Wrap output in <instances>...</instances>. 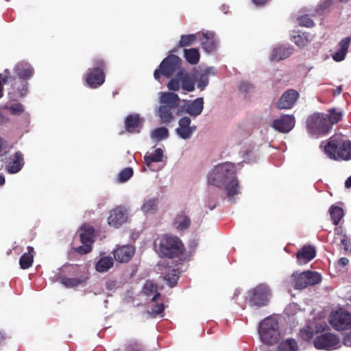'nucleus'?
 I'll use <instances>...</instances> for the list:
<instances>
[{
    "instance_id": "1",
    "label": "nucleus",
    "mask_w": 351,
    "mask_h": 351,
    "mask_svg": "<svg viewBox=\"0 0 351 351\" xmlns=\"http://www.w3.org/2000/svg\"><path fill=\"white\" fill-rule=\"evenodd\" d=\"M234 164L226 162L216 166L208 176V183L218 188L225 186L226 194L232 197L238 193L239 181L235 176Z\"/></svg>"
},
{
    "instance_id": "2",
    "label": "nucleus",
    "mask_w": 351,
    "mask_h": 351,
    "mask_svg": "<svg viewBox=\"0 0 351 351\" xmlns=\"http://www.w3.org/2000/svg\"><path fill=\"white\" fill-rule=\"evenodd\" d=\"M325 154L331 160L348 161L351 160V141L339 135H333L324 147Z\"/></svg>"
},
{
    "instance_id": "3",
    "label": "nucleus",
    "mask_w": 351,
    "mask_h": 351,
    "mask_svg": "<svg viewBox=\"0 0 351 351\" xmlns=\"http://www.w3.org/2000/svg\"><path fill=\"white\" fill-rule=\"evenodd\" d=\"M154 245L161 258H179L185 251L184 243L176 236L162 235L155 240Z\"/></svg>"
},
{
    "instance_id": "4",
    "label": "nucleus",
    "mask_w": 351,
    "mask_h": 351,
    "mask_svg": "<svg viewBox=\"0 0 351 351\" xmlns=\"http://www.w3.org/2000/svg\"><path fill=\"white\" fill-rule=\"evenodd\" d=\"M258 334L261 340L267 345L276 343L280 338L279 324L274 317H268L259 324Z\"/></svg>"
},
{
    "instance_id": "5",
    "label": "nucleus",
    "mask_w": 351,
    "mask_h": 351,
    "mask_svg": "<svg viewBox=\"0 0 351 351\" xmlns=\"http://www.w3.org/2000/svg\"><path fill=\"white\" fill-rule=\"evenodd\" d=\"M106 61L99 58L93 60V67L89 68L86 73V82L91 88H97L102 85L106 79Z\"/></svg>"
},
{
    "instance_id": "6",
    "label": "nucleus",
    "mask_w": 351,
    "mask_h": 351,
    "mask_svg": "<svg viewBox=\"0 0 351 351\" xmlns=\"http://www.w3.org/2000/svg\"><path fill=\"white\" fill-rule=\"evenodd\" d=\"M306 128L311 135L324 136L331 130V124L326 114L317 113L307 119Z\"/></svg>"
},
{
    "instance_id": "7",
    "label": "nucleus",
    "mask_w": 351,
    "mask_h": 351,
    "mask_svg": "<svg viewBox=\"0 0 351 351\" xmlns=\"http://www.w3.org/2000/svg\"><path fill=\"white\" fill-rule=\"evenodd\" d=\"M328 322L332 327L337 331L350 330L351 329V313L347 310L340 308L330 313Z\"/></svg>"
},
{
    "instance_id": "8",
    "label": "nucleus",
    "mask_w": 351,
    "mask_h": 351,
    "mask_svg": "<svg viewBox=\"0 0 351 351\" xmlns=\"http://www.w3.org/2000/svg\"><path fill=\"white\" fill-rule=\"evenodd\" d=\"M81 246L73 247L75 252L80 254H86L91 252L94 243L95 229L93 226L84 224L78 230Z\"/></svg>"
},
{
    "instance_id": "9",
    "label": "nucleus",
    "mask_w": 351,
    "mask_h": 351,
    "mask_svg": "<svg viewBox=\"0 0 351 351\" xmlns=\"http://www.w3.org/2000/svg\"><path fill=\"white\" fill-rule=\"evenodd\" d=\"M339 337L333 332H322L313 340V345L317 350H332L340 346Z\"/></svg>"
},
{
    "instance_id": "10",
    "label": "nucleus",
    "mask_w": 351,
    "mask_h": 351,
    "mask_svg": "<svg viewBox=\"0 0 351 351\" xmlns=\"http://www.w3.org/2000/svg\"><path fill=\"white\" fill-rule=\"evenodd\" d=\"M291 283L293 285H317L322 282L320 273L315 271L306 270L303 272H294L291 276Z\"/></svg>"
},
{
    "instance_id": "11",
    "label": "nucleus",
    "mask_w": 351,
    "mask_h": 351,
    "mask_svg": "<svg viewBox=\"0 0 351 351\" xmlns=\"http://www.w3.org/2000/svg\"><path fill=\"white\" fill-rule=\"evenodd\" d=\"M328 329V326L325 321L314 320L309 322L302 328L299 335L304 341H309L313 339L315 335L320 334Z\"/></svg>"
},
{
    "instance_id": "12",
    "label": "nucleus",
    "mask_w": 351,
    "mask_h": 351,
    "mask_svg": "<svg viewBox=\"0 0 351 351\" xmlns=\"http://www.w3.org/2000/svg\"><path fill=\"white\" fill-rule=\"evenodd\" d=\"M248 298L254 306H265L269 301L271 293L267 287H255L249 292Z\"/></svg>"
},
{
    "instance_id": "13",
    "label": "nucleus",
    "mask_w": 351,
    "mask_h": 351,
    "mask_svg": "<svg viewBox=\"0 0 351 351\" xmlns=\"http://www.w3.org/2000/svg\"><path fill=\"white\" fill-rule=\"evenodd\" d=\"M181 65V58L176 55L171 54L162 61L160 67L163 69V75L169 78L180 69Z\"/></svg>"
},
{
    "instance_id": "14",
    "label": "nucleus",
    "mask_w": 351,
    "mask_h": 351,
    "mask_svg": "<svg viewBox=\"0 0 351 351\" xmlns=\"http://www.w3.org/2000/svg\"><path fill=\"white\" fill-rule=\"evenodd\" d=\"M295 126V118L293 115L283 114L279 119H274L271 127L281 133H288Z\"/></svg>"
},
{
    "instance_id": "15",
    "label": "nucleus",
    "mask_w": 351,
    "mask_h": 351,
    "mask_svg": "<svg viewBox=\"0 0 351 351\" xmlns=\"http://www.w3.org/2000/svg\"><path fill=\"white\" fill-rule=\"evenodd\" d=\"M191 120L189 117H182L178 121L176 134L182 139H189L197 129L196 125H191Z\"/></svg>"
},
{
    "instance_id": "16",
    "label": "nucleus",
    "mask_w": 351,
    "mask_h": 351,
    "mask_svg": "<svg viewBox=\"0 0 351 351\" xmlns=\"http://www.w3.org/2000/svg\"><path fill=\"white\" fill-rule=\"evenodd\" d=\"M144 120L139 114H128L124 120L125 132L130 134L139 133L143 125Z\"/></svg>"
},
{
    "instance_id": "17",
    "label": "nucleus",
    "mask_w": 351,
    "mask_h": 351,
    "mask_svg": "<svg viewBox=\"0 0 351 351\" xmlns=\"http://www.w3.org/2000/svg\"><path fill=\"white\" fill-rule=\"evenodd\" d=\"M299 93L294 89H289L285 91L277 103L278 109H291L295 105L299 98Z\"/></svg>"
},
{
    "instance_id": "18",
    "label": "nucleus",
    "mask_w": 351,
    "mask_h": 351,
    "mask_svg": "<svg viewBox=\"0 0 351 351\" xmlns=\"http://www.w3.org/2000/svg\"><path fill=\"white\" fill-rule=\"evenodd\" d=\"M125 210L122 206H117L110 211L108 223L115 228H119L126 221Z\"/></svg>"
},
{
    "instance_id": "19",
    "label": "nucleus",
    "mask_w": 351,
    "mask_h": 351,
    "mask_svg": "<svg viewBox=\"0 0 351 351\" xmlns=\"http://www.w3.org/2000/svg\"><path fill=\"white\" fill-rule=\"evenodd\" d=\"M135 248L132 245L117 247L114 250V259L119 263H127L134 256Z\"/></svg>"
},
{
    "instance_id": "20",
    "label": "nucleus",
    "mask_w": 351,
    "mask_h": 351,
    "mask_svg": "<svg viewBox=\"0 0 351 351\" xmlns=\"http://www.w3.org/2000/svg\"><path fill=\"white\" fill-rule=\"evenodd\" d=\"M315 256V247L311 245H306L298 251L296 258L299 264H306L312 261Z\"/></svg>"
},
{
    "instance_id": "21",
    "label": "nucleus",
    "mask_w": 351,
    "mask_h": 351,
    "mask_svg": "<svg viewBox=\"0 0 351 351\" xmlns=\"http://www.w3.org/2000/svg\"><path fill=\"white\" fill-rule=\"evenodd\" d=\"M14 72L20 78L19 80L26 81L32 77L34 74V69L29 63L21 62L16 65Z\"/></svg>"
},
{
    "instance_id": "22",
    "label": "nucleus",
    "mask_w": 351,
    "mask_h": 351,
    "mask_svg": "<svg viewBox=\"0 0 351 351\" xmlns=\"http://www.w3.org/2000/svg\"><path fill=\"white\" fill-rule=\"evenodd\" d=\"M178 77L180 78L181 87L183 90L188 92L194 90L196 79L193 75L189 74L184 69H180L178 72Z\"/></svg>"
},
{
    "instance_id": "23",
    "label": "nucleus",
    "mask_w": 351,
    "mask_h": 351,
    "mask_svg": "<svg viewBox=\"0 0 351 351\" xmlns=\"http://www.w3.org/2000/svg\"><path fill=\"white\" fill-rule=\"evenodd\" d=\"M184 111L191 117H196L199 115L204 109V99L198 97L193 101H189L185 104Z\"/></svg>"
},
{
    "instance_id": "24",
    "label": "nucleus",
    "mask_w": 351,
    "mask_h": 351,
    "mask_svg": "<svg viewBox=\"0 0 351 351\" xmlns=\"http://www.w3.org/2000/svg\"><path fill=\"white\" fill-rule=\"evenodd\" d=\"M23 165V155L18 151L10 157V161L8 165V171L10 173H16L22 169Z\"/></svg>"
},
{
    "instance_id": "25",
    "label": "nucleus",
    "mask_w": 351,
    "mask_h": 351,
    "mask_svg": "<svg viewBox=\"0 0 351 351\" xmlns=\"http://www.w3.org/2000/svg\"><path fill=\"white\" fill-rule=\"evenodd\" d=\"M191 223V219L184 210L178 213L173 219V225L179 231L187 230L190 227Z\"/></svg>"
},
{
    "instance_id": "26",
    "label": "nucleus",
    "mask_w": 351,
    "mask_h": 351,
    "mask_svg": "<svg viewBox=\"0 0 351 351\" xmlns=\"http://www.w3.org/2000/svg\"><path fill=\"white\" fill-rule=\"evenodd\" d=\"M351 42V37H346L339 43V48L332 54L334 60L340 62L344 60Z\"/></svg>"
},
{
    "instance_id": "27",
    "label": "nucleus",
    "mask_w": 351,
    "mask_h": 351,
    "mask_svg": "<svg viewBox=\"0 0 351 351\" xmlns=\"http://www.w3.org/2000/svg\"><path fill=\"white\" fill-rule=\"evenodd\" d=\"M293 52L292 47L280 46L274 48L270 55V60L279 61L289 58Z\"/></svg>"
},
{
    "instance_id": "28",
    "label": "nucleus",
    "mask_w": 351,
    "mask_h": 351,
    "mask_svg": "<svg viewBox=\"0 0 351 351\" xmlns=\"http://www.w3.org/2000/svg\"><path fill=\"white\" fill-rule=\"evenodd\" d=\"M201 45L203 49L207 53L215 51L217 44L214 34L210 32L203 34Z\"/></svg>"
},
{
    "instance_id": "29",
    "label": "nucleus",
    "mask_w": 351,
    "mask_h": 351,
    "mask_svg": "<svg viewBox=\"0 0 351 351\" xmlns=\"http://www.w3.org/2000/svg\"><path fill=\"white\" fill-rule=\"evenodd\" d=\"M159 199L158 197H147L143 201L141 206L142 212L145 214H154L158 209Z\"/></svg>"
},
{
    "instance_id": "30",
    "label": "nucleus",
    "mask_w": 351,
    "mask_h": 351,
    "mask_svg": "<svg viewBox=\"0 0 351 351\" xmlns=\"http://www.w3.org/2000/svg\"><path fill=\"white\" fill-rule=\"evenodd\" d=\"M179 96L172 92L162 93L160 98V101L163 106H169L171 108H176L180 103Z\"/></svg>"
},
{
    "instance_id": "31",
    "label": "nucleus",
    "mask_w": 351,
    "mask_h": 351,
    "mask_svg": "<svg viewBox=\"0 0 351 351\" xmlns=\"http://www.w3.org/2000/svg\"><path fill=\"white\" fill-rule=\"evenodd\" d=\"M10 80L12 82L13 90L16 91L20 97H24L28 91V83L26 81L18 80L15 77L10 75Z\"/></svg>"
},
{
    "instance_id": "32",
    "label": "nucleus",
    "mask_w": 351,
    "mask_h": 351,
    "mask_svg": "<svg viewBox=\"0 0 351 351\" xmlns=\"http://www.w3.org/2000/svg\"><path fill=\"white\" fill-rule=\"evenodd\" d=\"M34 247L32 246L27 247V252L24 253L19 259V265L23 269L29 268L34 261Z\"/></svg>"
},
{
    "instance_id": "33",
    "label": "nucleus",
    "mask_w": 351,
    "mask_h": 351,
    "mask_svg": "<svg viewBox=\"0 0 351 351\" xmlns=\"http://www.w3.org/2000/svg\"><path fill=\"white\" fill-rule=\"evenodd\" d=\"M173 108L161 106L158 110V116L162 123L169 124L173 119L172 110Z\"/></svg>"
},
{
    "instance_id": "34",
    "label": "nucleus",
    "mask_w": 351,
    "mask_h": 351,
    "mask_svg": "<svg viewBox=\"0 0 351 351\" xmlns=\"http://www.w3.org/2000/svg\"><path fill=\"white\" fill-rule=\"evenodd\" d=\"M184 57L185 60L191 64H197L200 59V53L196 48L184 49Z\"/></svg>"
},
{
    "instance_id": "35",
    "label": "nucleus",
    "mask_w": 351,
    "mask_h": 351,
    "mask_svg": "<svg viewBox=\"0 0 351 351\" xmlns=\"http://www.w3.org/2000/svg\"><path fill=\"white\" fill-rule=\"evenodd\" d=\"M158 287H143L142 293L149 302H156L160 298V294L158 290Z\"/></svg>"
},
{
    "instance_id": "36",
    "label": "nucleus",
    "mask_w": 351,
    "mask_h": 351,
    "mask_svg": "<svg viewBox=\"0 0 351 351\" xmlns=\"http://www.w3.org/2000/svg\"><path fill=\"white\" fill-rule=\"evenodd\" d=\"M163 150L161 148H157L152 154H145L144 162L147 167H150L152 162H158L162 160Z\"/></svg>"
},
{
    "instance_id": "37",
    "label": "nucleus",
    "mask_w": 351,
    "mask_h": 351,
    "mask_svg": "<svg viewBox=\"0 0 351 351\" xmlns=\"http://www.w3.org/2000/svg\"><path fill=\"white\" fill-rule=\"evenodd\" d=\"M329 213L332 223L337 226L344 215L343 208L333 205L330 208Z\"/></svg>"
},
{
    "instance_id": "38",
    "label": "nucleus",
    "mask_w": 351,
    "mask_h": 351,
    "mask_svg": "<svg viewBox=\"0 0 351 351\" xmlns=\"http://www.w3.org/2000/svg\"><path fill=\"white\" fill-rule=\"evenodd\" d=\"M113 260L111 257L105 256L100 258L95 265V269L99 272L107 271L113 265Z\"/></svg>"
},
{
    "instance_id": "39",
    "label": "nucleus",
    "mask_w": 351,
    "mask_h": 351,
    "mask_svg": "<svg viewBox=\"0 0 351 351\" xmlns=\"http://www.w3.org/2000/svg\"><path fill=\"white\" fill-rule=\"evenodd\" d=\"M279 351H298V346L293 339H287L282 341L279 346Z\"/></svg>"
},
{
    "instance_id": "40",
    "label": "nucleus",
    "mask_w": 351,
    "mask_h": 351,
    "mask_svg": "<svg viewBox=\"0 0 351 351\" xmlns=\"http://www.w3.org/2000/svg\"><path fill=\"white\" fill-rule=\"evenodd\" d=\"M197 40L195 34H191L186 35H182L180 37L178 47H186L192 45Z\"/></svg>"
},
{
    "instance_id": "41",
    "label": "nucleus",
    "mask_w": 351,
    "mask_h": 351,
    "mask_svg": "<svg viewBox=\"0 0 351 351\" xmlns=\"http://www.w3.org/2000/svg\"><path fill=\"white\" fill-rule=\"evenodd\" d=\"M180 271L177 269H172L165 276V280L168 285H176L180 278Z\"/></svg>"
},
{
    "instance_id": "42",
    "label": "nucleus",
    "mask_w": 351,
    "mask_h": 351,
    "mask_svg": "<svg viewBox=\"0 0 351 351\" xmlns=\"http://www.w3.org/2000/svg\"><path fill=\"white\" fill-rule=\"evenodd\" d=\"M329 114L328 116V120L329 123L331 124V126L333 124L337 123L342 119L343 114L341 110H337L335 108H332L329 110Z\"/></svg>"
},
{
    "instance_id": "43",
    "label": "nucleus",
    "mask_w": 351,
    "mask_h": 351,
    "mask_svg": "<svg viewBox=\"0 0 351 351\" xmlns=\"http://www.w3.org/2000/svg\"><path fill=\"white\" fill-rule=\"evenodd\" d=\"M169 136V130L165 127H160L155 129L152 134V137L157 141H161L167 138Z\"/></svg>"
},
{
    "instance_id": "44",
    "label": "nucleus",
    "mask_w": 351,
    "mask_h": 351,
    "mask_svg": "<svg viewBox=\"0 0 351 351\" xmlns=\"http://www.w3.org/2000/svg\"><path fill=\"white\" fill-rule=\"evenodd\" d=\"M300 26L305 27H313L315 25L313 20L311 18L308 14H304L300 16L297 19Z\"/></svg>"
},
{
    "instance_id": "45",
    "label": "nucleus",
    "mask_w": 351,
    "mask_h": 351,
    "mask_svg": "<svg viewBox=\"0 0 351 351\" xmlns=\"http://www.w3.org/2000/svg\"><path fill=\"white\" fill-rule=\"evenodd\" d=\"M133 176V169L131 167L124 168L119 174V180L121 182L128 181Z\"/></svg>"
},
{
    "instance_id": "46",
    "label": "nucleus",
    "mask_w": 351,
    "mask_h": 351,
    "mask_svg": "<svg viewBox=\"0 0 351 351\" xmlns=\"http://www.w3.org/2000/svg\"><path fill=\"white\" fill-rule=\"evenodd\" d=\"M181 87L180 78L178 77V73L176 77L171 79L167 84V88L169 90L178 91Z\"/></svg>"
},
{
    "instance_id": "47",
    "label": "nucleus",
    "mask_w": 351,
    "mask_h": 351,
    "mask_svg": "<svg viewBox=\"0 0 351 351\" xmlns=\"http://www.w3.org/2000/svg\"><path fill=\"white\" fill-rule=\"evenodd\" d=\"M293 41L300 48L305 47L308 43V40L304 33L302 34L294 36L293 37Z\"/></svg>"
},
{
    "instance_id": "48",
    "label": "nucleus",
    "mask_w": 351,
    "mask_h": 351,
    "mask_svg": "<svg viewBox=\"0 0 351 351\" xmlns=\"http://www.w3.org/2000/svg\"><path fill=\"white\" fill-rule=\"evenodd\" d=\"M208 70H206L204 73L201 74L197 83V87L199 89L203 90L208 84Z\"/></svg>"
},
{
    "instance_id": "49",
    "label": "nucleus",
    "mask_w": 351,
    "mask_h": 351,
    "mask_svg": "<svg viewBox=\"0 0 351 351\" xmlns=\"http://www.w3.org/2000/svg\"><path fill=\"white\" fill-rule=\"evenodd\" d=\"M165 309V305L162 303L157 304L152 308V311L148 312L152 317H155L157 315H160L161 317L163 316V311Z\"/></svg>"
},
{
    "instance_id": "50",
    "label": "nucleus",
    "mask_w": 351,
    "mask_h": 351,
    "mask_svg": "<svg viewBox=\"0 0 351 351\" xmlns=\"http://www.w3.org/2000/svg\"><path fill=\"white\" fill-rule=\"evenodd\" d=\"M10 80V73L5 70L3 75L0 77V99L3 96V84H6Z\"/></svg>"
},
{
    "instance_id": "51",
    "label": "nucleus",
    "mask_w": 351,
    "mask_h": 351,
    "mask_svg": "<svg viewBox=\"0 0 351 351\" xmlns=\"http://www.w3.org/2000/svg\"><path fill=\"white\" fill-rule=\"evenodd\" d=\"M13 114H19L24 111L23 106L21 104H15L8 108Z\"/></svg>"
},
{
    "instance_id": "52",
    "label": "nucleus",
    "mask_w": 351,
    "mask_h": 351,
    "mask_svg": "<svg viewBox=\"0 0 351 351\" xmlns=\"http://www.w3.org/2000/svg\"><path fill=\"white\" fill-rule=\"evenodd\" d=\"M298 311H299L298 306L295 304H290L285 309V313L288 315H295Z\"/></svg>"
},
{
    "instance_id": "53",
    "label": "nucleus",
    "mask_w": 351,
    "mask_h": 351,
    "mask_svg": "<svg viewBox=\"0 0 351 351\" xmlns=\"http://www.w3.org/2000/svg\"><path fill=\"white\" fill-rule=\"evenodd\" d=\"M341 243L343 246L345 252H351V243L346 234H343V238L341 240Z\"/></svg>"
},
{
    "instance_id": "54",
    "label": "nucleus",
    "mask_w": 351,
    "mask_h": 351,
    "mask_svg": "<svg viewBox=\"0 0 351 351\" xmlns=\"http://www.w3.org/2000/svg\"><path fill=\"white\" fill-rule=\"evenodd\" d=\"M252 88V85L247 82H242L239 86V89L241 92H247Z\"/></svg>"
},
{
    "instance_id": "55",
    "label": "nucleus",
    "mask_w": 351,
    "mask_h": 351,
    "mask_svg": "<svg viewBox=\"0 0 351 351\" xmlns=\"http://www.w3.org/2000/svg\"><path fill=\"white\" fill-rule=\"evenodd\" d=\"M6 141L0 136V156L3 155V153L5 154L7 151Z\"/></svg>"
},
{
    "instance_id": "56",
    "label": "nucleus",
    "mask_w": 351,
    "mask_h": 351,
    "mask_svg": "<svg viewBox=\"0 0 351 351\" xmlns=\"http://www.w3.org/2000/svg\"><path fill=\"white\" fill-rule=\"evenodd\" d=\"M163 75V69L160 68L156 69L154 73V76L156 80H159L161 75Z\"/></svg>"
},
{
    "instance_id": "57",
    "label": "nucleus",
    "mask_w": 351,
    "mask_h": 351,
    "mask_svg": "<svg viewBox=\"0 0 351 351\" xmlns=\"http://www.w3.org/2000/svg\"><path fill=\"white\" fill-rule=\"evenodd\" d=\"M343 343L346 346H351V332L343 338Z\"/></svg>"
},
{
    "instance_id": "58",
    "label": "nucleus",
    "mask_w": 351,
    "mask_h": 351,
    "mask_svg": "<svg viewBox=\"0 0 351 351\" xmlns=\"http://www.w3.org/2000/svg\"><path fill=\"white\" fill-rule=\"evenodd\" d=\"M335 235H341L343 237V234H346L343 232L342 227H336L334 230Z\"/></svg>"
},
{
    "instance_id": "59",
    "label": "nucleus",
    "mask_w": 351,
    "mask_h": 351,
    "mask_svg": "<svg viewBox=\"0 0 351 351\" xmlns=\"http://www.w3.org/2000/svg\"><path fill=\"white\" fill-rule=\"evenodd\" d=\"M338 263L340 266L344 267L349 263V260L346 257H342L339 260Z\"/></svg>"
},
{
    "instance_id": "60",
    "label": "nucleus",
    "mask_w": 351,
    "mask_h": 351,
    "mask_svg": "<svg viewBox=\"0 0 351 351\" xmlns=\"http://www.w3.org/2000/svg\"><path fill=\"white\" fill-rule=\"evenodd\" d=\"M63 283L64 285H68L67 282H64ZM80 283H81V282L77 281L75 279H69V285H77Z\"/></svg>"
},
{
    "instance_id": "61",
    "label": "nucleus",
    "mask_w": 351,
    "mask_h": 351,
    "mask_svg": "<svg viewBox=\"0 0 351 351\" xmlns=\"http://www.w3.org/2000/svg\"><path fill=\"white\" fill-rule=\"evenodd\" d=\"M268 0H252L253 3L257 5H263L267 3Z\"/></svg>"
},
{
    "instance_id": "62",
    "label": "nucleus",
    "mask_w": 351,
    "mask_h": 351,
    "mask_svg": "<svg viewBox=\"0 0 351 351\" xmlns=\"http://www.w3.org/2000/svg\"><path fill=\"white\" fill-rule=\"evenodd\" d=\"M345 186L346 188H351V176L346 180Z\"/></svg>"
},
{
    "instance_id": "63",
    "label": "nucleus",
    "mask_w": 351,
    "mask_h": 351,
    "mask_svg": "<svg viewBox=\"0 0 351 351\" xmlns=\"http://www.w3.org/2000/svg\"><path fill=\"white\" fill-rule=\"evenodd\" d=\"M136 273H137V268L136 267H134L132 268L131 273L130 274V277L132 278L134 276H135L136 274Z\"/></svg>"
},
{
    "instance_id": "64",
    "label": "nucleus",
    "mask_w": 351,
    "mask_h": 351,
    "mask_svg": "<svg viewBox=\"0 0 351 351\" xmlns=\"http://www.w3.org/2000/svg\"><path fill=\"white\" fill-rule=\"evenodd\" d=\"M215 203H209L208 204V207L210 208V210H213L216 207Z\"/></svg>"
}]
</instances>
